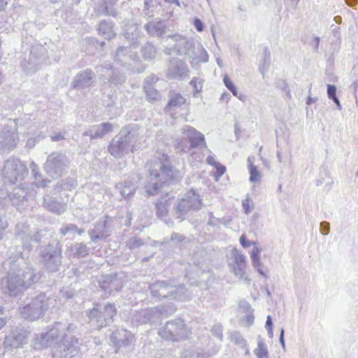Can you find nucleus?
Returning a JSON list of instances; mask_svg holds the SVG:
<instances>
[{
	"label": "nucleus",
	"mask_w": 358,
	"mask_h": 358,
	"mask_svg": "<svg viewBox=\"0 0 358 358\" xmlns=\"http://www.w3.org/2000/svg\"><path fill=\"white\" fill-rule=\"evenodd\" d=\"M157 216L161 217L166 213V205L162 202L157 203Z\"/></svg>",
	"instance_id": "nucleus-36"
},
{
	"label": "nucleus",
	"mask_w": 358,
	"mask_h": 358,
	"mask_svg": "<svg viewBox=\"0 0 358 358\" xmlns=\"http://www.w3.org/2000/svg\"><path fill=\"white\" fill-rule=\"evenodd\" d=\"M197 351L193 348L185 349L181 353V358H196Z\"/></svg>",
	"instance_id": "nucleus-33"
},
{
	"label": "nucleus",
	"mask_w": 358,
	"mask_h": 358,
	"mask_svg": "<svg viewBox=\"0 0 358 358\" xmlns=\"http://www.w3.org/2000/svg\"><path fill=\"white\" fill-rule=\"evenodd\" d=\"M248 171L250 173V181L251 182H258L261 180L262 174L261 172L258 170L257 167L252 163V162L248 159Z\"/></svg>",
	"instance_id": "nucleus-20"
},
{
	"label": "nucleus",
	"mask_w": 358,
	"mask_h": 358,
	"mask_svg": "<svg viewBox=\"0 0 358 358\" xmlns=\"http://www.w3.org/2000/svg\"><path fill=\"white\" fill-rule=\"evenodd\" d=\"M234 258V264H246L245 257L234 248L231 252Z\"/></svg>",
	"instance_id": "nucleus-24"
},
{
	"label": "nucleus",
	"mask_w": 358,
	"mask_h": 358,
	"mask_svg": "<svg viewBox=\"0 0 358 358\" xmlns=\"http://www.w3.org/2000/svg\"><path fill=\"white\" fill-rule=\"evenodd\" d=\"M165 1L170 3H176L178 1V0H165Z\"/></svg>",
	"instance_id": "nucleus-53"
},
{
	"label": "nucleus",
	"mask_w": 358,
	"mask_h": 358,
	"mask_svg": "<svg viewBox=\"0 0 358 358\" xmlns=\"http://www.w3.org/2000/svg\"><path fill=\"white\" fill-rule=\"evenodd\" d=\"M164 159H165V161H169V159H168V157L167 156H164Z\"/></svg>",
	"instance_id": "nucleus-55"
},
{
	"label": "nucleus",
	"mask_w": 358,
	"mask_h": 358,
	"mask_svg": "<svg viewBox=\"0 0 358 358\" xmlns=\"http://www.w3.org/2000/svg\"><path fill=\"white\" fill-rule=\"evenodd\" d=\"M232 268L234 275L239 278H242L245 274L246 264H233Z\"/></svg>",
	"instance_id": "nucleus-25"
},
{
	"label": "nucleus",
	"mask_w": 358,
	"mask_h": 358,
	"mask_svg": "<svg viewBox=\"0 0 358 358\" xmlns=\"http://www.w3.org/2000/svg\"><path fill=\"white\" fill-rule=\"evenodd\" d=\"M79 339L72 333L64 334L52 350V358H73L80 351Z\"/></svg>",
	"instance_id": "nucleus-5"
},
{
	"label": "nucleus",
	"mask_w": 358,
	"mask_h": 358,
	"mask_svg": "<svg viewBox=\"0 0 358 358\" xmlns=\"http://www.w3.org/2000/svg\"><path fill=\"white\" fill-rule=\"evenodd\" d=\"M186 102V99L178 93L172 95L167 104V107L169 108H176L184 105Z\"/></svg>",
	"instance_id": "nucleus-23"
},
{
	"label": "nucleus",
	"mask_w": 358,
	"mask_h": 358,
	"mask_svg": "<svg viewBox=\"0 0 358 358\" xmlns=\"http://www.w3.org/2000/svg\"><path fill=\"white\" fill-rule=\"evenodd\" d=\"M224 83L226 87L232 92V94L234 96H237L238 91L234 85L233 84V82L230 80V78H228L227 76H225L224 78Z\"/></svg>",
	"instance_id": "nucleus-32"
},
{
	"label": "nucleus",
	"mask_w": 358,
	"mask_h": 358,
	"mask_svg": "<svg viewBox=\"0 0 358 358\" xmlns=\"http://www.w3.org/2000/svg\"><path fill=\"white\" fill-rule=\"evenodd\" d=\"M201 205L199 195L194 190H189L180 200L176 207V214L180 217L189 212L199 210Z\"/></svg>",
	"instance_id": "nucleus-10"
},
{
	"label": "nucleus",
	"mask_w": 358,
	"mask_h": 358,
	"mask_svg": "<svg viewBox=\"0 0 358 358\" xmlns=\"http://www.w3.org/2000/svg\"><path fill=\"white\" fill-rule=\"evenodd\" d=\"M239 241H240L241 245L244 248H247L250 247V245L255 244V242L248 240L246 238V236L245 234H243L241 236Z\"/></svg>",
	"instance_id": "nucleus-37"
},
{
	"label": "nucleus",
	"mask_w": 358,
	"mask_h": 358,
	"mask_svg": "<svg viewBox=\"0 0 358 358\" xmlns=\"http://www.w3.org/2000/svg\"><path fill=\"white\" fill-rule=\"evenodd\" d=\"M5 229H6V227H3V225H0V240L3 238V235Z\"/></svg>",
	"instance_id": "nucleus-50"
},
{
	"label": "nucleus",
	"mask_w": 358,
	"mask_h": 358,
	"mask_svg": "<svg viewBox=\"0 0 358 358\" xmlns=\"http://www.w3.org/2000/svg\"><path fill=\"white\" fill-rule=\"evenodd\" d=\"M267 331H268V336L270 338H273V329L271 328V329H266Z\"/></svg>",
	"instance_id": "nucleus-52"
},
{
	"label": "nucleus",
	"mask_w": 358,
	"mask_h": 358,
	"mask_svg": "<svg viewBox=\"0 0 358 358\" xmlns=\"http://www.w3.org/2000/svg\"><path fill=\"white\" fill-rule=\"evenodd\" d=\"M144 244L143 239L134 237L129 239L127 245L130 249H136Z\"/></svg>",
	"instance_id": "nucleus-28"
},
{
	"label": "nucleus",
	"mask_w": 358,
	"mask_h": 358,
	"mask_svg": "<svg viewBox=\"0 0 358 358\" xmlns=\"http://www.w3.org/2000/svg\"><path fill=\"white\" fill-rule=\"evenodd\" d=\"M45 234L43 231H37L33 235H27L26 237L29 238V239L36 243H39L41 241L42 238L44 236Z\"/></svg>",
	"instance_id": "nucleus-34"
},
{
	"label": "nucleus",
	"mask_w": 358,
	"mask_h": 358,
	"mask_svg": "<svg viewBox=\"0 0 358 358\" xmlns=\"http://www.w3.org/2000/svg\"><path fill=\"white\" fill-rule=\"evenodd\" d=\"M152 298L162 301L165 299L182 300L186 291L184 285L176 286L169 280H156L148 287Z\"/></svg>",
	"instance_id": "nucleus-3"
},
{
	"label": "nucleus",
	"mask_w": 358,
	"mask_h": 358,
	"mask_svg": "<svg viewBox=\"0 0 358 358\" xmlns=\"http://www.w3.org/2000/svg\"><path fill=\"white\" fill-rule=\"evenodd\" d=\"M209 356L208 353L199 352H197V355H196V358H208Z\"/></svg>",
	"instance_id": "nucleus-48"
},
{
	"label": "nucleus",
	"mask_w": 358,
	"mask_h": 358,
	"mask_svg": "<svg viewBox=\"0 0 358 358\" xmlns=\"http://www.w3.org/2000/svg\"><path fill=\"white\" fill-rule=\"evenodd\" d=\"M214 167L216 169L218 177H221L226 172V167L220 163H217Z\"/></svg>",
	"instance_id": "nucleus-38"
},
{
	"label": "nucleus",
	"mask_w": 358,
	"mask_h": 358,
	"mask_svg": "<svg viewBox=\"0 0 358 358\" xmlns=\"http://www.w3.org/2000/svg\"><path fill=\"white\" fill-rule=\"evenodd\" d=\"M206 162H207L208 164H210V165H211V166H214L215 165H216V164L218 163V162H217L215 161V157H214L213 156H212V155H209V156L206 158Z\"/></svg>",
	"instance_id": "nucleus-46"
},
{
	"label": "nucleus",
	"mask_w": 358,
	"mask_h": 358,
	"mask_svg": "<svg viewBox=\"0 0 358 358\" xmlns=\"http://www.w3.org/2000/svg\"><path fill=\"white\" fill-rule=\"evenodd\" d=\"M96 227L90 234L91 241L97 243L98 240L106 239L108 235L105 234L103 229L107 225H95Z\"/></svg>",
	"instance_id": "nucleus-21"
},
{
	"label": "nucleus",
	"mask_w": 358,
	"mask_h": 358,
	"mask_svg": "<svg viewBox=\"0 0 358 358\" xmlns=\"http://www.w3.org/2000/svg\"><path fill=\"white\" fill-rule=\"evenodd\" d=\"M336 87L331 85H328L327 86V93L329 98L333 99V101L337 104L339 105V101L336 96Z\"/></svg>",
	"instance_id": "nucleus-31"
},
{
	"label": "nucleus",
	"mask_w": 358,
	"mask_h": 358,
	"mask_svg": "<svg viewBox=\"0 0 358 358\" xmlns=\"http://www.w3.org/2000/svg\"><path fill=\"white\" fill-rule=\"evenodd\" d=\"M100 287L107 294L115 295L123 287L124 283L117 273H111L101 276L99 280Z\"/></svg>",
	"instance_id": "nucleus-12"
},
{
	"label": "nucleus",
	"mask_w": 358,
	"mask_h": 358,
	"mask_svg": "<svg viewBox=\"0 0 358 358\" xmlns=\"http://www.w3.org/2000/svg\"><path fill=\"white\" fill-rule=\"evenodd\" d=\"M150 176L153 179H158L162 177V182L163 183L169 182L173 180L176 175V171L169 164H163L158 165L154 163L153 169L150 171Z\"/></svg>",
	"instance_id": "nucleus-13"
},
{
	"label": "nucleus",
	"mask_w": 358,
	"mask_h": 358,
	"mask_svg": "<svg viewBox=\"0 0 358 358\" xmlns=\"http://www.w3.org/2000/svg\"><path fill=\"white\" fill-rule=\"evenodd\" d=\"M41 257L47 271L57 272L62 264V249L59 243L56 245H48L41 251Z\"/></svg>",
	"instance_id": "nucleus-8"
},
{
	"label": "nucleus",
	"mask_w": 358,
	"mask_h": 358,
	"mask_svg": "<svg viewBox=\"0 0 358 358\" xmlns=\"http://www.w3.org/2000/svg\"><path fill=\"white\" fill-rule=\"evenodd\" d=\"M113 130V125L110 123H103L101 124V135H104Z\"/></svg>",
	"instance_id": "nucleus-39"
},
{
	"label": "nucleus",
	"mask_w": 358,
	"mask_h": 358,
	"mask_svg": "<svg viewBox=\"0 0 358 358\" xmlns=\"http://www.w3.org/2000/svg\"><path fill=\"white\" fill-rule=\"evenodd\" d=\"M76 329V327L73 324L56 322L52 325L47 327V331L45 333L50 338V341L56 345L57 343L59 342L57 339L59 337L62 338L64 334L74 333Z\"/></svg>",
	"instance_id": "nucleus-11"
},
{
	"label": "nucleus",
	"mask_w": 358,
	"mask_h": 358,
	"mask_svg": "<svg viewBox=\"0 0 358 358\" xmlns=\"http://www.w3.org/2000/svg\"><path fill=\"white\" fill-rule=\"evenodd\" d=\"M8 272L2 292L10 296H16L40 279V274L35 273L21 254L8 259Z\"/></svg>",
	"instance_id": "nucleus-1"
},
{
	"label": "nucleus",
	"mask_w": 358,
	"mask_h": 358,
	"mask_svg": "<svg viewBox=\"0 0 358 358\" xmlns=\"http://www.w3.org/2000/svg\"><path fill=\"white\" fill-rule=\"evenodd\" d=\"M115 145H110L109 146V151H110V154L113 155H116V152L115 151Z\"/></svg>",
	"instance_id": "nucleus-51"
},
{
	"label": "nucleus",
	"mask_w": 358,
	"mask_h": 358,
	"mask_svg": "<svg viewBox=\"0 0 358 358\" xmlns=\"http://www.w3.org/2000/svg\"><path fill=\"white\" fill-rule=\"evenodd\" d=\"M29 332L22 327L12 329L6 335L3 345L6 350L12 351L14 349L22 348L28 342Z\"/></svg>",
	"instance_id": "nucleus-9"
},
{
	"label": "nucleus",
	"mask_w": 358,
	"mask_h": 358,
	"mask_svg": "<svg viewBox=\"0 0 358 358\" xmlns=\"http://www.w3.org/2000/svg\"><path fill=\"white\" fill-rule=\"evenodd\" d=\"M147 99L153 101L159 98V92L157 90L152 87H149L145 90Z\"/></svg>",
	"instance_id": "nucleus-30"
},
{
	"label": "nucleus",
	"mask_w": 358,
	"mask_h": 358,
	"mask_svg": "<svg viewBox=\"0 0 358 358\" xmlns=\"http://www.w3.org/2000/svg\"><path fill=\"white\" fill-rule=\"evenodd\" d=\"M64 136L60 135V134H58V135H55L54 136L52 137V139L53 141H59V140H62L64 139Z\"/></svg>",
	"instance_id": "nucleus-49"
},
{
	"label": "nucleus",
	"mask_w": 358,
	"mask_h": 358,
	"mask_svg": "<svg viewBox=\"0 0 358 358\" xmlns=\"http://www.w3.org/2000/svg\"><path fill=\"white\" fill-rule=\"evenodd\" d=\"M239 308L245 313H253V308L246 300H241L238 304Z\"/></svg>",
	"instance_id": "nucleus-29"
},
{
	"label": "nucleus",
	"mask_w": 358,
	"mask_h": 358,
	"mask_svg": "<svg viewBox=\"0 0 358 358\" xmlns=\"http://www.w3.org/2000/svg\"><path fill=\"white\" fill-rule=\"evenodd\" d=\"M32 346L36 350H41L43 349L51 347L54 345L50 338L48 337L45 333H42L40 335H37L32 340Z\"/></svg>",
	"instance_id": "nucleus-18"
},
{
	"label": "nucleus",
	"mask_w": 358,
	"mask_h": 358,
	"mask_svg": "<svg viewBox=\"0 0 358 358\" xmlns=\"http://www.w3.org/2000/svg\"><path fill=\"white\" fill-rule=\"evenodd\" d=\"M176 308L172 306H159L141 310L136 312L134 319L141 324H159L164 317H167L176 311Z\"/></svg>",
	"instance_id": "nucleus-4"
},
{
	"label": "nucleus",
	"mask_w": 358,
	"mask_h": 358,
	"mask_svg": "<svg viewBox=\"0 0 358 358\" xmlns=\"http://www.w3.org/2000/svg\"><path fill=\"white\" fill-rule=\"evenodd\" d=\"M182 133L187 135L192 148L206 147L203 134L196 129L187 126L183 129Z\"/></svg>",
	"instance_id": "nucleus-15"
},
{
	"label": "nucleus",
	"mask_w": 358,
	"mask_h": 358,
	"mask_svg": "<svg viewBox=\"0 0 358 358\" xmlns=\"http://www.w3.org/2000/svg\"><path fill=\"white\" fill-rule=\"evenodd\" d=\"M245 318L249 326L254 323L255 316L253 315V313H247V315L245 316Z\"/></svg>",
	"instance_id": "nucleus-43"
},
{
	"label": "nucleus",
	"mask_w": 358,
	"mask_h": 358,
	"mask_svg": "<svg viewBox=\"0 0 358 358\" xmlns=\"http://www.w3.org/2000/svg\"><path fill=\"white\" fill-rule=\"evenodd\" d=\"M257 358H268L267 345L260 336L257 337V347L254 350Z\"/></svg>",
	"instance_id": "nucleus-19"
},
{
	"label": "nucleus",
	"mask_w": 358,
	"mask_h": 358,
	"mask_svg": "<svg viewBox=\"0 0 358 358\" xmlns=\"http://www.w3.org/2000/svg\"><path fill=\"white\" fill-rule=\"evenodd\" d=\"M158 334L165 340L176 341L185 338L188 335V330L184 320L177 318L166 322L165 326L159 330Z\"/></svg>",
	"instance_id": "nucleus-6"
},
{
	"label": "nucleus",
	"mask_w": 358,
	"mask_h": 358,
	"mask_svg": "<svg viewBox=\"0 0 358 358\" xmlns=\"http://www.w3.org/2000/svg\"><path fill=\"white\" fill-rule=\"evenodd\" d=\"M273 327V320L271 315H268L266 317V321L265 324V328L266 329H271Z\"/></svg>",
	"instance_id": "nucleus-45"
},
{
	"label": "nucleus",
	"mask_w": 358,
	"mask_h": 358,
	"mask_svg": "<svg viewBox=\"0 0 358 358\" xmlns=\"http://www.w3.org/2000/svg\"><path fill=\"white\" fill-rule=\"evenodd\" d=\"M84 230L77 228L76 225H66L65 227L61 229V234L65 236L68 233L81 234Z\"/></svg>",
	"instance_id": "nucleus-26"
},
{
	"label": "nucleus",
	"mask_w": 358,
	"mask_h": 358,
	"mask_svg": "<svg viewBox=\"0 0 358 358\" xmlns=\"http://www.w3.org/2000/svg\"><path fill=\"white\" fill-rule=\"evenodd\" d=\"M183 238V236L179 234H173L171 238V241H181Z\"/></svg>",
	"instance_id": "nucleus-47"
},
{
	"label": "nucleus",
	"mask_w": 358,
	"mask_h": 358,
	"mask_svg": "<svg viewBox=\"0 0 358 358\" xmlns=\"http://www.w3.org/2000/svg\"><path fill=\"white\" fill-rule=\"evenodd\" d=\"M46 301L47 297L45 294H38L20 309V314L24 318L30 321L38 320L47 308Z\"/></svg>",
	"instance_id": "nucleus-7"
},
{
	"label": "nucleus",
	"mask_w": 358,
	"mask_h": 358,
	"mask_svg": "<svg viewBox=\"0 0 358 358\" xmlns=\"http://www.w3.org/2000/svg\"><path fill=\"white\" fill-rule=\"evenodd\" d=\"M266 292L267 296H271V292L269 291V289L268 288H266Z\"/></svg>",
	"instance_id": "nucleus-54"
},
{
	"label": "nucleus",
	"mask_w": 358,
	"mask_h": 358,
	"mask_svg": "<svg viewBox=\"0 0 358 358\" xmlns=\"http://www.w3.org/2000/svg\"><path fill=\"white\" fill-rule=\"evenodd\" d=\"M320 224H328V223L327 222H321Z\"/></svg>",
	"instance_id": "nucleus-56"
},
{
	"label": "nucleus",
	"mask_w": 358,
	"mask_h": 358,
	"mask_svg": "<svg viewBox=\"0 0 358 358\" xmlns=\"http://www.w3.org/2000/svg\"><path fill=\"white\" fill-rule=\"evenodd\" d=\"M330 225H319V230L323 235H327L329 233Z\"/></svg>",
	"instance_id": "nucleus-42"
},
{
	"label": "nucleus",
	"mask_w": 358,
	"mask_h": 358,
	"mask_svg": "<svg viewBox=\"0 0 358 358\" xmlns=\"http://www.w3.org/2000/svg\"><path fill=\"white\" fill-rule=\"evenodd\" d=\"M117 310L114 303H107L103 308L100 303H94L93 308L86 311L89 322L97 329L110 326L114 321Z\"/></svg>",
	"instance_id": "nucleus-2"
},
{
	"label": "nucleus",
	"mask_w": 358,
	"mask_h": 358,
	"mask_svg": "<svg viewBox=\"0 0 358 358\" xmlns=\"http://www.w3.org/2000/svg\"><path fill=\"white\" fill-rule=\"evenodd\" d=\"M212 334L217 338L222 339V327L220 324L214 325L211 329Z\"/></svg>",
	"instance_id": "nucleus-35"
},
{
	"label": "nucleus",
	"mask_w": 358,
	"mask_h": 358,
	"mask_svg": "<svg viewBox=\"0 0 358 358\" xmlns=\"http://www.w3.org/2000/svg\"><path fill=\"white\" fill-rule=\"evenodd\" d=\"M6 318L3 316V308L0 306V330L6 324Z\"/></svg>",
	"instance_id": "nucleus-40"
},
{
	"label": "nucleus",
	"mask_w": 358,
	"mask_h": 358,
	"mask_svg": "<svg viewBox=\"0 0 358 358\" xmlns=\"http://www.w3.org/2000/svg\"><path fill=\"white\" fill-rule=\"evenodd\" d=\"M242 206L243 210L246 214H249L255 206L252 200L249 196H247L244 200H243Z\"/></svg>",
	"instance_id": "nucleus-27"
},
{
	"label": "nucleus",
	"mask_w": 358,
	"mask_h": 358,
	"mask_svg": "<svg viewBox=\"0 0 358 358\" xmlns=\"http://www.w3.org/2000/svg\"><path fill=\"white\" fill-rule=\"evenodd\" d=\"M231 341L245 350V354H249L248 343L243 336L238 331L233 332L231 336Z\"/></svg>",
	"instance_id": "nucleus-22"
},
{
	"label": "nucleus",
	"mask_w": 358,
	"mask_h": 358,
	"mask_svg": "<svg viewBox=\"0 0 358 358\" xmlns=\"http://www.w3.org/2000/svg\"><path fill=\"white\" fill-rule=\"evenodd\" d=\"M285 330L283 329H281L280 330V334L279 338V342L280 345H282V348H285Z\"/></svg>",
	"instance_id": "nucleus-44"
},
{
	"label": "nucleus",
	"mask_w": 358,
	"mask_h": 358,
	"mask_svg": "<svg viewBox=\"0 0 358 358\" xmlns=\"http://www.w3.org/2000/svg\"><path fill=\"white\" fill-rule=\"evenodd\" d=\"M262 249L257 246H254L250 252V258L252 266L257 270V271L263 277L267 278V269L264 270L260 261V253Z\"/></svg>",
	"instance_id": "nucleus-16"
},
{
	"label": "nucleus",
	"mask_w": 358,
	"mask_h": 358,
	"mask_svg": "<svg viewBox=\"0 0 358 358\" xmlns=\"http://www.w3.org/2000/svg\"><path fill=\"white\" fill-rule=\"evenodd\" d=\"M133 334L126 329H117L113 331L110 337V341L114 345L120 349L122 347L128 346L132 341Z\"/></svg>",
	"instance_id": "nucleus-14"
},
{
	"label": "nucleus",
	"mask_w": 358,
	"mask_h": 358,
	"mask_svg": "<svg viewBox=\"0 0 358 358\" xmlns=\"http://www.w3.org/2000/svg\"><path fill=\"white\" fill-rule=\"evenodd\" d=\"M194 25L198 31H202L203 30V24L199 19L194 20Z\"/></svg>",
	"instance_id": "nucleus-41"
},
{
	"label": "nucleus",
	"mask_w": 358,
	"mask_h": 358,
	"mask_svg": "<svg viewBox=\"0 0 358 358\" xmlns=\"http://www.w3.org/2000/svg\"><path fill=\"white\" fill-rule=\"evenodd\" d=\"M69 250L70 251V256L73 258H82L88 255L90 248L83 243H71Z\"/></svg>",
	"instance_id": "nucleus-17"
}]
</instances>
